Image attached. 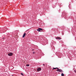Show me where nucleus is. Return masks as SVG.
Instances as JSON below:
<instances>
[{"mask_svg": "<svg viewBox=\"0 0 76 76\" xmlns=\"http://www.w3.org/2000/svg\"><path fill=\"white\" fill-rule=\"evenodd\" d=\"M12 76H13V75H12Z\"/></svg>", "mask_w": 76, "mask_h": 76, "instance_id": "nucleus-15", "label": "nucleus"}, {"mask_svg": "<svg viewBox=\"0 0 76 76\" xmlns=\"http://www.w3.org/2000/svg\"><path fill=\"white\" fill-rule=\"evenodd\" d=\"M5 38L4 37L3 38V39H4Z\"/></svg>", "mask_w": 76, "mask_h": 76, "instance_id": "nucleus-13", "label": "nucleus"}, {"mask_svg": "<svg viewBox=\"0 0 76 76\" xmlns=\"http://www.w3.org/2000/svg\"><path fill=\"white\" fill-rule=\"evenodd\" d=\"M41 68H38L37 69V71L38 72H39V71H41Z\"/></svg>", "mask_w": 76, "mask_h": 76, "instance_id": "nucleus-4", "label": "nucleus"}, {"mask_svg": "<svg viewBox=\"0 0 76 76\" xmlns=\"http://www.w3.org/2000/svg\"><path fill=\"white\" fill-rule=\"evenodd\" d=\"M57 69L56 70V71L57 72H62V70L61 69H59L58 68H57Z\"/></svg>", "mask_w": 76, "mask_h": 76, "instance_id": "nucleus-1", "label": "nucleus"}, {"mask_svg": "<svg viewBox=\"0 0 76 76\" xmlns=\"http://www.w3.org/2000/svg\"><path fill=\"white\" fill-rule=\"evenodd\" d=\"M43 66H45V64H43Z\"/></svg>", "mask_w": 76, "mask_h": 76, "instance_id": "nucleus-12", "label": "nucleus"}, {"mask_svg": "<svg viewBox=\"0 0 76 76\" xmlns=\"http://www.w3.org/2000/svg\"><path fill=\"white\" fill-rule=\"evenodd\" d=\"M75 73H76V71H75Z\"/></svg>", "mask_w": 76, "mask_h": 76, "instance_id": "nucleus-14", "label": "nucleus"}, {"mask_svg": "<svg viewBox=\"0 0 76 76\" xmlns=\"http://www.w3.org/2000/svg\"><path fill=\"white\" fill-rule=\"evenodd\" d=\"M21 75H23V74H22V73H21Z\"/></svg>", "mask_w": 76, "mask_h": 76, "instance_id": "nucleus-10", "label": "nucleus"}, {"mask_svg": "<svg viewBox=\"0 0 76 76\" xmlns=\"http://www.w3.org/2000/svg\"><path fill=\"white\" fill-rule=\"evenodd\" d=\"M8 55L9 56H13V53H9L8 54Z\"/></svg>", "mask_w": 76, "mask_h": 76, "instance_id": "nucleus-3", "label": "nucleus"}, {"mask_svg": "<svg viewBox=\"0 0 76 76\" xmlns=\"http://www.w3.org/2000/svg\"><path fill=\"white\" fill-rule=\"evenodd\" d=\"M26 66H29V64H27L26 65Z\"/></svg>", "mask_w": 76, "mask_h": 76, "instance_id": "nucleus-9", "label": "nucleus"}, {"mask_svg": "<svg viewBox=\"0 0 76 76\" xmlns=\"http://www.w3.org/2000/svg\"><path fill=\"white\" fill-rule=\"evenodd\" d=\"M57 68H53V70H54V69H57Z\"/></svg>", "mask_w": 76, "mask_h": 76, "instance_id": "nucleus-8", "label": "nucleus"}, {"mask_svg": "<svg viewBox=\"0 0 76 76\" xmlns=\"http://www.w3.org/2000/svg\"><path fill=\"white\" fill-rule=\"evenodd\" d=\"M25 35H26V33H25L23 34V38H24V37H25Z\"/></svg>", "mask_w": 76, "mask_h": 76, "instance_id": "nucleus-6", "label": "nucleus"}, {"mask_svg": "<svg viewBox=\"0 0 76 76\" xmlns=\"http://www.w3.org/2000/svg\"><path fill=\"white\" fill-rule=\"evenodd\" d=\"M33 54H34L35 52H33Z\"/></svg>", "mask_w": 76, "mask_h": 76, "instance_id": "nucleus-11", "label": "nucleus"}, {"mask_svg": "<svg viewBox=\"0 0 76 76\" xmlns=\"http://www.w3.org/2000/svg\"><path fill=\"white\" fill-rule=\"evenodd\" d=\"M56 39H61V38L59 37H56Z\"/></svg>", "mask_w": 76, "mask_h": 76, "instance_id": "nucleus-5", "label": "nucleus"}, {"mask_svg": "<svg viewBox=\"0 0 76 76\" xmlns=\"http://www.w3.org/2000/svg\"><path fill=\"white\" fill-rule=\"evenodd\" d=\"M61 75L62 76H64V74L63 73L61 74Z\"/></svg>", "mask_w": 76, "mask_h": 76, "instance_id": "nucleus-7", "label": "nucleus"}, {"mask_svg": "<svg viewBox=\"0 0 76 76\" xmlns=\"http://www.w3.org/2000/svg\"><path fill=\"white\" fill-rule=\"evenodd\" d=\"M37 31H39V32H41L42 31V29L41 28H39L38 29H37Z\"/></svg>", "mask_w": 76, "mask_h": 76, "instance_id": "nucleus-2", "label": "nucleus"}]
</instances>
